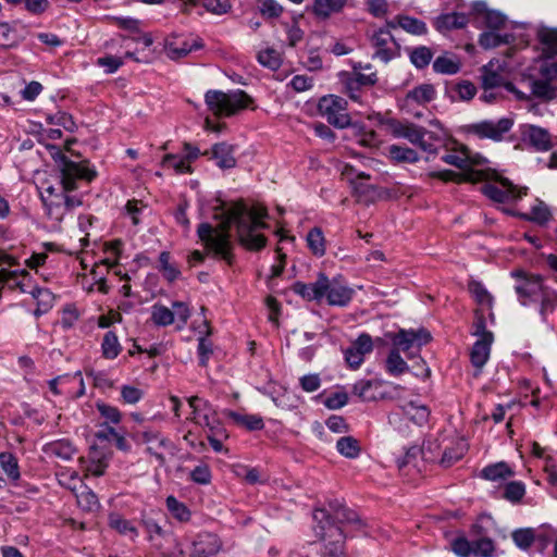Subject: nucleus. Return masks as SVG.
I'll use <instances>...</instances> for the list:
<instances>
[{
	"instance_id": "nucleus-17",
	"label": "nucleus",
	"mask_w": 557,
	"mask_h": 557,
	"mask_svg": "<svg viewBox=\"0 0 557 557\" xmlns=\"http://www.w3.org/2000/svg\"><path fill=\"white\" fill-rule=\"evenodd\" d=\"M326 275L319 273L314 283L306 284L297 281L293 284L292 290L304 299L311 301L321 300L326 294Z\"/></svg>"
},
{
	"instance_id": "nucleus-23",
	"label": "nucleus",
	"mask_w": 557,
	"mask_h": 557,
	"mask_svg": "<svg viewBox=\"0 0 557 557\" xmlns=\"http://www.w3.org/2000/svg\"><path fill=\"white\" fill-rule=\"evenodd\" d=\"M469 17L463 13H445L434 20V27L442 34L467 26Z\"/></svg>"
},
{
	"instance_id": "nucleus-49",
	"label": "nucleus",
	"mask_w": 557,
	"mask_h": 557,
	"mask_svg": "<svg viewBox=\"0 0 557 557\" xmlns=\"http://www.w3.org/2000/svg\"><path fill=\"white\" fill-rule=\"evenodd\" d=\"M536 532L532 528L518 529L511 534L513 543L523 550H527L534 543Z\"/></svg>"
},
{
	"instance_id": "nucleus-25",
	"label": "nucleus",
	"mask_w": 557,
	"mask_h": 557,
	"mask_svg": "<svg viewBox=\"0 0 557 557\" xmlns=\"http://www.w3.org/2000/svg\"><path fill=\"white\" fill-rule=\"evenodd\" d=\"M531 98H537L544 102L557 97V89L549 82L530 77Z\"/></svg>"
},
{
	"instance_id": "nucleus-28",
	"label": "nucleus",
	"mask_w": 557,
	"mask_h": 557,
	"mask_svg": "<svg viewBox=\"0 0 557 557\" xmlns=\"http://www.w3.org/2000/svg\"><path fill=\"white\" fill-rule=\"evenodd\" d=\"M108 522L109 527L121 535L127 536L133 541L138 536V531L133 522L123 518L120 513L111 512Z\"/></svg>"
},
{
	"instance_id": "nucleus-9",
	"label": "nucleus",
	"mask_w": 557,
	"mask_h": 557,
	"mask_svg": "<svg viewBox=\"0 0 557 557\" xmlns=\"http://www.w3.org/2000/svg\"><path fill=\"white\" fill-rule=\"evenodd\" d=\"M432 336L425 329L419 330H399L397 333L392 334L391 339L393 343V349L398 351L408 352L416 348L418 351L423 345H426L431 341Z\"/></svg>"
},
{
	"instance_id": "nucleus-57",
	"label": "nucleus",
	"mask_w": 557,
	"mask_h": 557,
	"mask_svg": "<svg viewBox=\"0 0 557 557\" xmlns=\"http://www.w3.org/2000/svg\"><path fill=\"white\" fill-rule=\"evenodd\" d=\"M162 165L169 169H174L176 173H190L191 166L189 165V162L186 161V159L178 158L175 154H166L163 158Z\"/></svg>"
},
{
	"instance_id": "nucleus-24",
	"label": "nucleus",
	"mask_w": 557,
	"mask_h": 557,
	"mask_svg": "<svg viewBox=\"0 0 557 557\" xmlns=\"http://www.w3.org/2000/svg\"><path fill=\"white\" fill-rule=\"evenodd\" d=\"M346 3L347 0H314L312 12L318 18L326 20L332 14L341 12Z\"/></svg>"
},
{
	"instance_id": "nucleus-14",
	"label": "nucleus",
	"mask_w": 557,
	"mask_h": 557,
	"mask_svg": "<svg viewBox=\"0 0 557 557\" xmlns=\"http://www.w3.org/2000/svg\"><path fill=\"white\" fill-rule=\"evenodd\" d=\"M188 404L193 409V420L201 425L209 428L213 431L219 428V421L215 417V411L208 401L202 400L198 396L188 398Z\"/></svg>"
},
{
	"instance_id": "nucleus-12",
	"label": "nucleus",
	"mask_w": 557,
	"mask_h": 557,
	"mask_svg": "<svg viewBox=\"0 0 557 557\" xmlns=\"http://www.w3.org/2000/svg\"><path fill=\"white\" fill-rule=\"evenodd\" d=\"M513 125V121L508 117H502L498 121H482L470 125V131L479 138H488L494 141L503 139L504 134L508 133Z\"/></svg>"
},
{
	"instance_id": "nucleus-58",
	"label": "nucleus",
	"mask_w": 557,
	"mask_h": 557,
	"mask_svg": "<svg viewBox=\"0 0 557 557\" xmlns=\"http://www.w3.org/2000/svg\"><path fill=\"white\" fill-rule=\"evenodd\" d=\"M141 438H143V442L148 445L154 444V442H158L159 448H164L170 454H172V455L174 454L173 453V450H174L173 443L171 441H169L168 438L160 436V434L158 432L145 431L141 434Z\"/></svg>"
},
{
	"instance_id": "nucleus-33",
	"label": "nucleus",
	"mask_w": 557,
	"mask_h": 557,
	"mask_svg": "<svg viewBox=\"0 0 557 557\" xmlns=\"http://www.w3.org/2000/svg\"><path fill=\"white\" fill-rule=\"evenodd\" d=\"M515 37L511 34H496L494 32H484L479 37V45L483 49H493L500 45H508L513 41Z\"/></svg>"
},
{
	"instance_id": "nucleus-34",
	"label": "nucleus",
	"mask_w": 557,
	"mask_h": 557,
	"mask_svg": "<svg viewBox=\"0 0 557 557\" xmlns=\"http://www.w3.org/2000/svg\"><path fill=\"white\" fill-rule=\"evenodd\" d=\"M75 447L69 440H59L47 444L46 451L63 460H70L75 454Z\"/></svg>"
},
{
	"instance_id": "nucleus-64",
	"label": "nucleus",
	"mask_w": 557,
	"mask_h": 557,
	"mask_svg": "<svg viewBox=\"0 0 557 557\" xmlns=\"http://www.w3.org/2000/svg\"><path fill=\"white\" fill-rule=\"evenodd\" d=\"M451 550L458 557H469L472 555V542L465 536H458L451 542Z\"/></svg>"
},
{
	"instance_id": "nucleus-6",
	"label": "nucleus",
	"mask_w": 557,
	"mask_h": 557,
	"mask_svg": "<svg viewBox=\"0 0 557 557\" xmlns=\"http://www.w3.org/2000/svg\"><path fill=\"white\" fill-rule=\"evenodd\" d=\"M53 159L60 169L61 183L64 191L75 190L77 188V180H86L87 182H91L97 175L95 170L89 169L84 164L86 161L82 163L74 162L59 149L53 154Z\"/></svg>"
},
{
	"instance_id": "nucleus-40",
	"label": "nucleus",
	"mask_w": 557,
	"mask_h": 557,
	"mask_svg": "<svg viewBox=\"0 0 557 557\" xmlns=\"http://www.w3.org/2000/svg\"><path fill=\"white\" fill-rule=\"evenodd\" d=\"M307 243L313 255L322 257L325 253V239L320 227L315 226L309 231Z\"/></svg>"
},
{
	"instance_id": "nucleus-1",
	"label": "nucleus",
	"mask_w": 557,
	"mask_h": 557,
	"mask_svg": "<svg viewBox=\"0 0 557 557\" xmlns=\"http://www.w3.org/2000/svg\"><path fill=\"white\" fill-rule=\"evenodd\" d=\"M313 520L317 522L315 535L324 542L322 557H345L346 536L342 525H351L355 530H361L364 527L359 515L338 499H331L329 509L317 508L313 511Z\"/></svg>"
},
{
	"instance_id": "nucleus-31",
	"label": "nucleus",
	"mask_w": 557,
	"mask_h": 557,
	"mask_svg": "<svg viewBox=\"0 0 557 557\" xmlns=\"http://www.w3.org/2000/svg\"><path fill=\"white\" fill-rule=\"evenodd\" d=\"M540 299L539 313L542 321L546 322L548 314L557 308V290L546 285Z\"/></svg>"
},
{
	"instance_id": "nucleus-43",
	"label": "nucleus",
	"mask_w": 557,
	"mask_h": 557,
	"mask_svg": "<svg viewBox=\"0 0 557 557\" xmlns=\"http://www.w3.org/2000/svg\"><path fill=\"white\" fill-rule=\"evenodd\" d=\"M0 466L9 479L17 481L21 476L17 458L9 451L0 453Z\"/></svg>"
},
{
	"instance_id": "nucleus-35",
	"label": "nucleus",
	"mask_w": 557,
	"mask_h": 557,
	"mask_svg": "<svg viewBox=\"0 0 557 557\" xmlns=\"http://www.w3.org/2000/svg\"><path fill=\"white\" fill-rule=\"evenodd\" d=\"M386 371L394 376L401 375L409 371V367L407 362L401 358L398 349H391L386 361H385Z\"/></svg>"
},
{
	"instance_id": "nucleus-32",
	"label": "nucleus",
	"mask_w": 557,
	"mask_h": 557,
	"mask_svg": "<svg viewBox=\"0 0 557 557\" xmlns=\"http://www.w3.org/2000/svg\"><path fill=\"white\" fill-rule=\"evenodd\" d=\"M230 417L237 425L248 431H259L264 428L263 419L257 414H242L235 411H228Z\"/></svg>"
},
{
	"instance_id": "nucleus-54",
	"label": "nucleus",
	"mask_w": 557,
	"mask_h": 557,
	"mask_svg": "<svg viewBox=\"0 0 557 557\" xmlns=\"http://www.w3.org/2000/svg\"><path fill=\"white\" fill-rule=\"evenodd\" d=\"M534 530L536 532L534 543L536 544L540 552H543L557 536V532L548 525H542Z\"/></svg>"
},
{
	"instance_id": "nucleus-37",
	"label": "nucleus",
	"mask_w": 557,
	"mask_h": 557,
	"mask_svg": "<svg viewBox=\"0 0 557 557\" xmlns=\"http://www.w3.org/2000/svg\"><path fill=\"white\" fill-rule=\"evenodd\" d=\"M446 92L453 101L456 100L455 94L458 95L459 100L469 101L475 96L476 87L470 81H461L447 89Z\"/></svg>"
},
{
	"instance_id": "nucleus-29",
	"label": "nucleus",
	"mask_w": 557,
	"mask_h": 557,
	"mask_svg": "<svg viewBox=\"0 0 557 557\" xmlns=\"http://www.w3.org/2000/svg\"><path fill=\"white\" fill-rule=\"evenodd\" d=\"M387 157L394 163H416L420 159L414 149L399 145H391L387 148Z\"/></svg>"
},
{
	"instance_id": "nucleus-19",
	"label": "nucleus",
	"mask_w": 557,
	"mask_h": 557,
	"mask_svg": "<svg viewBox=\"0 0 557 557\" xmlns=\"http://www.w3.org/2000/svg\"><path fill=\"white\" fill-rule=\"evenodd\" d=\"M235 147L225 141L218 143L212 146L211 150L205 151V156L216 161V165L222 170H228L236 166L234 157Z\"/></svg>"
},
{
	"instance_id": "nucleus-11",
	"label": "nucleus",
	"mask_w": 557,
	"mask_h": 557,
	"mask_svg": "<svg viewBox=\"0 0 557 557\" xmlns=\"http://www.w3.org/2000/svg\"><path fill=\"white\" fill-rule=\"evenodd\" d=\"M224 222L221 225L220 231H215L212 238L208 243L207 247L210 248L215 255L220 256L228 264L232 263L233 253L231 251V235L230 227L234 222H228L227 209L224 211Z\"/></svg>"
},
{
	"instance_id": "nucleus-5",
	"label": "nucleus",
	"mask_w": 557,
	"mask_h": 557,
	"mask_svg": "<svg viewBox=\"0 0 557 557\" xmlns=\"http://www.w3.org/2000/svg\"><path fill=\"white\" fill-rule=\"evenodd\" d=\"M388 131L395 138H405L414 146H418L428 153L437 154L438 149L424 137L428 135L430 139H435L434 134L426 128L410 122H401L395 119L388 120L386 123Z\"/></svg>"
},
{
	"instance_id": "nucleus-10",
	"label": "nucleus",
	"mask_w": 557,
	"mask_h": 557,
	"mask_svg": "<svg viewBox=\"0 0 557 557\" xmlns=\"http://www.w3.org/2000/svg\"><path fill=\"white\" fill-rule=\"evenodd\" d=\"M372 45L376 48L374 53L384 63L399 57L400 46L388 29L380 28L371 37Z\"/></svg>"
},
{
	"instance_id": "nucleus-53",
	"label": "nucleus",
	"mask_w": 557,
	"mask_h": 557,
	"mask_svg": "<svg viewBox=\"0 0 557 557\" xmlns=\"http://www.w3.org/2000/svg\"><path fill=\"white\" fill-rule=\"evenodd\" d=\"M433 52L429 47L420 46L410 52V61L417 69L426 67L432 61Z\"/></svg>"
},
{
	"instance_id": "nucleus-13",
	"label": "nucleus",
	"mask_w": 557,
	"mask_h": 557,
	"mask_svg": "<svg viewBox=\"0 0 557 557\" xmlns=\"http://www.w3.org/2000/svg\"><path fill=\"white\" fill-rule=\"evenodd\" d=\"M498 182L506 189H502L494 184H485L481 187L482 194L498 203H504L511 199H520L523 195H527V188L519 189L506 177H499Z\"/></svg>"
},
{
	"instance_id": "nucleus-30",
	"label": "nucleus",
	"mask_w": 557,
	"mask_h": 557,
	"mask_svg": "<svg viewBox=\"0 0 557 557\" xmlns=\"http://www.w3.org/2000/svg\"><path fill=\"white\" fill-rule=\"evenodd\" d=\"M517 215L524 221L534 222L539 225H545L552 219L549 208L541 200L532 207L530 213H518Z\"/></svg>"
},
{
	"instance_id": "nucleus-48",
	"label": "nucleus",
	"mask_w": 557,
	"mask_h": 557,
	"mask_svg": "<svg viewBox=\"0 0 557 557\" xmlns=\"http://www.w3.org/2000/svg\"><path fill=\"white\" fill-rule=\"evenodd\" d=\"M104 18L111 23L116 25L119 28L127 30L132 34H141L140 24L141 22L137 18L129 16H112L106 15Z\"/></svg>"
},
{
	"instance_id": "nucleus-45",
	"label": "nucleus",
	"mask_w": 557,
	"mask_h": 557,
	"mask_svg": "<svg viewBox=\"0 0 557 557\" xmlns=\"http://www.w3.org/2000/svg\"><path fill=\"white\" fill-rule=\"evenodd\" d=\"M76 499L78 506L85 511L91 512L100 508L98 496L87 486H85L81 493L76 494Z\"/></svg>"
},
{
	"instance_id": "nucleus-4",
	"label": "nucleus",
	"mask_w": 557,
	"mask_h": 557,
	"mask_svg": "<svg viewBox=\"0 0 557 557\" xmlns=\"http://www.w3.org/2000/svg\"><path fill=\"white\" fill-rule=\"evenodd\" d=\"M472 329V335L476 336L478 341L471 348L470 360L476 369L474 375L478 376L490 358L494 335L486 329L485 317L479 311L475 312Z\"/></svg>"
},
{
	"instance_id": "nucleus-7",
	"label": "nucleus",
	"mask_w": 557,
	"mask_h": 557,
	"mask_svg": "<svg viewBox=\"0 0 557 557\" xmlns=\"http://www.w3.org/2000/svg\"><path fill=\"white\" fill-rule=\"evenodd\" d=\"M510 275L517 280L515 292L520 305L524 307L534 302L536 296L541 297L546 286L542 275L530 273L522 269L513 270Z\"/></svg>"
},
{
	"instance_id": "nucleus-46",
	"label": "nucleus",
	"mask_w": 557,
	"mask_h": 557,
	"mask_svg": "<svg viewBox=\"0 0 557 557\" xmlns=\"http://www.w3.org/2000/svg\"><path fill=\"white\" fill-rule=\"evenodd\" d=\"M466 449V444L461 442L457 443L453 447L445 448L440 461L441 466L444 468L451 467L454 463H456L463 457Z\"/></svg>"
},
{
	"instance_id": "nucleus-22",
	"label": "nucleus",
	"mask_w": 557,
	"mask_h": 557,
	"mask_svg": "<svg viewBox=\"0 0 557 557\" xmlns=\"http://www.w3.org/2000/svg\"><path fill=\"white\" fill-rule=\"evenodd\" d=\"M16 286L20 288L22 293H28L27 284L24 281L17 282ZM29 293L37 300V308L35 314L39 315L46 313L48 310L52 308L54 296L48 288L36 286L32 290H29Z\"/></svg>"
},
{
	"instance_id": "nucleus-36",
	"label": "nucleus",
	"mask_w": 557,
	"mask_h": 557,
	"mask_svg": "<svg viewBox=\"0 0 557 557\" xmlns=\"http://www.w3.org/2000/svg\"><path fill=\"white\" fill-rule=\"evenodd\" d=\"M397 24L409 34L421 36L428 33L426 24L409 15H397Z\"/></svg>"
},
{
	"instance_id": "nucleus-2",
	"label": "nucleus",
	"mask_w": 557,
	"mask_h": 557,
	"mask_svg": "<svg viewBox=\"0 0 557 557\" xmlns=\"http://www.w3.org/2000/svg\"><path fill=\"white\" fill-rule=\"evenodd\" d=\"M267 218L265 208L250 210L244 201L234 202L227 208L228 222H234L238 242L248 250L258 251L265 246L267 238L256 232L268 228L263 221Z\"/></svg>"
},
{
	"instance_id": "nucleus-50",
	"label": "nucleus",
	"mask_w": 557,
	"mask_h": 557,
	"mask_svg": "<svg viewBox=\"0 0 557 557\" xmlns=\"http://www.w3.org/2000/svg\"><path fill=\"white\" fill-rule=\"evenodd\" d=\"M1 38H2V47L4 48H15L24 40V37L18 35V33L8 23H0Z\"/></svg>"
},
{
	"instance_id": "nucleus-15",
	"label": "nucleus",
	"mask_w": 557,
	"mask_h": 557,
	"mask_svg": "<svg viewBox=\"0 0 557 557\" xmlns=\"http://www.w3.org/2000/svg\"><path fill=\"white\" fill-rule=\"evenodd\" d=\"M522 140L537 151H547L553 147L552 137L547 129L525 124L521 126Z\"/></svg>"
},
{
	"instance_id": "nucleus-60",
	"label": "nucleus",
	"mask_w": 557,
	"mask_h": 557,
	"mask_svg": "<svg viewBox=\"0 0 557 557\" xmlns=\"http://www.w3.org/2000/svg\"><path fill=\"white\" fill-rule=\"evenodd\" d=\"M425 446L423 447H419V446H411L409 447L407 450H406V454L403 458H398L397 459V467L399 469H403L404 467L410 465V463H413V466H417L416 465V460L419 456H422V458L424 459H428L426 458V453H425Z\"/></svg>"
},
{
	"instance_id": "nucleus-8",
	"label": "nucleus",
	"mask_w": 557,
	"mask_h": 557,
	"mask_svg": "<svg viewBox=\"0 0 557 557\" xmlns=\"http://www.w3.org/2000/svg\"><path fill=\"white\" fill-rule=\"evenodd\" d=\"M319 113L337 128H346L350 125V116L347 113V101L335 95L324 96L318 103Z\"/></svg>"
},
{
	"instance_id": "nucleus-18",
	"label": "nucleus",
	"mask_w": 557,
	"mask_h": 557,
	"mask_svg": "<svg viewBox=\"0 0 557 557\" xmlns=\"http://www.w3.org/2000/svg\"><path fill=\"white\" fill-rule=\"evenodd\" d=\"M326 298L331 306L345 307L349 304L352 298L354 290L342 284L339 280L334 278L332 281L326 276Z\"/></svg>"
},
{
	"instance_id": "nucleus-42",
	"label": "nucleus",
	"mask_w": 557,
	"mask_h": 557,
	"mask_svg": "<svg viewBox=\"0 0 557 557\" xmlns=\"http://www.w3.org/2000/svg\"><path fill=\"white\" fill-rule=\"evenodd\" d=\"M435 73L453 75L460 71V62L457 59L440 55L433 62Z\"/></svg>"
},
{
	"instance_id": "nucleus-3",
	"label": "nucleus",
	"mask_w": 557,
	"mask_h": 557,
	"mask_svg": "<svg viewBox=\"0 0 557 557\" xmlns=\"http://www.w3.org/2000/svg\"><path fill=\"white\" fill-rule=\"evenodd\" d=\"M205 101L209 110L218 117L232 116L239 110L246 109L252 103V98L244 90L236 89L224 92L221 90H208Z\"/></svg>"
},
{
	"instance_id": "nucleus-55",
	"label": "nucleus",
	"mask_w": 557,
	"mask_h": 557,
	"mask_svg": "<svg viewBox=\"0 0 557 557\" xmlns=\"http://www.w3.org/2000/svg\"><path fill=\"white\" fill-rule=\"evenodd\" d=\"M201 42L194 40L193 44L187 41H183L180 46L176 44H171L168 48V53L172 59H180L186 57L193 50L201 48Z\"/></svg>"
},
{
	"instance_id": "nucleus-56",
	"label": "nucleus",
	"mask_w": 557,
	"mask_h": 557,
	"mask_svg": "<svg viewBox=\"0 0 557 557\" xmlns=\"http://www.w3.org/2000/svg\"><path fill=\"white\" fill-rule=\"evenodd\" d=\"M472 548V555L478 557H491L495 550L493 541L487 536L474 540Z\"/></svg>"
},
{
	"instance_id": "nucleus-63",
	"label": "nucleus",
	"mask_w": 557,
	"mask_h": 557,
	"mask_svg": "<svg viewBox=\"0 0 557 557\" xmlns=\"http://www.w3.org/2000/svg\"><path fill=\"white\" fill-rule=\"evenodd\" d=\"M540 41L552 52L557 53V29L542 27L537 33Z\"/></svg>"
},
{
	"instance_id": "nucleus-47",
	"label": "nucleus",
	"mask_w": 557,
	"mask_h": 557,
	"mask_svg": "<svg viewBox=\"0 0 557 557\" xmlns=\"http://www.w3.org/2000/svg\"><path fill=\"white\" fill-rule=\"evenodd\" d=\"M171 255L169 251H162L159 256V271L163 277L170 283L174 282L181 275V271L170 262Z\"/></svg>"
},
{
	"instance_id": "nucleus-20",
	"label": "nucleus",
	"mask_w": 557,
	"mask_h": 557,
	"mask_svg": "<svg viewBox=\"0 0 557 557\" xmlns=\"http://www.w3.org/2000/svg\"><path fill=\"white\" fill-rule=\"evenodd\" d=\"M481 81L483 89H494L504 84V65L499 60L493 59L481 69Z\"/></svg>"
},
{
	"instance_id": "nucleus-26",
	"label": "nucleus",
	"mask_w": 557,
	"mask_h": 557,
	"mask_svg": "<svg viewBox=\"0 0 557 557\" xmlns=\"http://www.w3.org/2000/svg\"><path fill=\"white\" fill-rule=\"evenodd\" d=\"M435 88L432 84H422L409 90L406 95V103L426 104L435 99Z\"/></svg>"
},
{
	"instance_id": "nucleus-27",
	"label": "nucleus",
	"mask_w": 557,
	"mask_h": 557,
	"mask_svg": "<svg viewBox=\"0 0 557 557\" xmlns=\"http://www.w3.org/2000/svg\"><path fill=\"white\" fill-rule=\"evenodd\" d=\"M515 475L513 470L505 461L488 465L481 470L480 476L488 481L506 480Z\"/></svg>"
},
{
	"instance_id": "nucleus-39",
	"label": "nucleus",
	"mask_w": 557,
	"mask_h": 557,
	"mask_svg": "<svg viewBox=\"0 0 557 557\" xmlns=\"http://www.w3.org/2000/svg\"><path fill=\"white\" fill-rule=\"evenodd\" d=\"M337 451L349 459H355L360 455L361 447L359 441L352 436H343L336 443Z\"/></svg>"
},
{
	"instance_id": "nucleus-62",
	"label": "nucleus",
	"mask_w": 557,
	"mask_h": 557,
	"mask_svg": "<svg viewBox=\"0 0 557 557\" xmlns=\"http://www.w3.org/2000/svg\"><path fill=\"white\" fill-rule=\"evenodd\" d=\"M47 122L49 124L62 126L67 132H74L76 128V124L72 115L67 114L66 112H58L53 115H49L47 117Z\"/></svg>"
},
{
	"instance_id": "nucleus-61",
	"label": "nucleus",
	"mask_w": 557,
	"mask_h": 557,
	"mask_svg": "<svg viewBox=\"0 0 557 557\" xmlns=\"http://www.w3.org/2000/svg\"><path fill=\"white\" fill-rule=\"evenodd\" d=\"M371 380H360L352 386V393L363 401H370L375 399V395L371 393L373 386Z\"/></svg>"
},
{
	"instance_id": "nucleus-41",
	"label": "nucleus",
	"mask_w": 557,
	"mask_h": 557,
	"mask_svg": "<svg viewBox=\"0 0 557 557\" xmlns=\"http://www.w3.org/2000/svg\"><path fill=\"white\" fill-rule=\"evenodd\" d=\"M166 508L173 518L180 522H187L191 512L184 503L178 502L174 496L166 497Z\"/></svg>"
},
{
	"instance_id": "nucleus-21",
	"label": "nucleus",
	"mask_w": 557,
	"mask_h": 557,
	"mask_svg": "<svg viewBox=\"0 0 557 557\" xmlns=\"http://www.w3.org/2000/svg\"><path fill=\"white\" fill-rule=\"evenodd\" d=\"M428 177L437 178L443 182H471L476 183L485 180V173L481 170L469 169L465 174H458L451 170L432 171Z\"/></svg>"
},
{
	"instance_id": "nucleus-38",
	"label": "nucleus",
	"mask_w": 557,
	"mask_h": 557,
	"mask_svg": "<svg viewBox=\"0 0 557 557\" xmlns=\"http://www.w3.org/2000/svg\"><path fill=\"white\" fill-rule=\"evenodd\" d=\"M122 347L117 335L113 331H108L102 338L101 351L106 359H115L121 352Z\"/></svg>"
},
{
	"instance_id": "nucleus-16",
	"label": "nucleus",
	"mask_w": 557,
	"mask_h": 557,
	"mask_svg": "<svg viewBox=\"0 0 557 557\" xmlns=\"http://www.w3.org/2000/svg\"><path fill=\"white\" fill-rule=\"evenodd\" d=\"M221 549L219 537L209 532L199 533L191 542L189 557H212Z\"/></svg>"
},
{
	"instance_id": "nucleus-44",
	"label": "nucleus",
	"mask_w": 557,
	"mask_h": 557,
	"mask_svg": "<svg viewBox=\"0 0 557 557\" xmlns=\"http://www.w3.org/2000/svg\"><path fill=\"white\" fill-rule=\"evenodd\" d=\"M525 495V485L521 481H510L505 484L503 490V498L517 504L521 502V499Z\"/></svg>"
},
{
	"instance_id": "nucleus-59",
	"label": "nucleus",
	"mask_w": 557,
	"mask_h": 557,
	"mask_svg": "<svg viewBox=\"0 0 557 557\" xmlns=\"http://www.w3.org/2000/svg\"><path fill=\"white\" fill-rule=\"evenodd\" d=\"M96 408L99 411L100 416L103 419H106V423H120L122 414L116 407L108 405L106 403L98 401L96 404Z\"/></svg>"
},
{
	"instance_id": "nucleus-51",
	"label": "nucleus",
	"mask_w": 557,
	"mask_h": 557,
	"mask_svg": "<svg viewBox=\"0 0 557 557\" xmlns=\"http://www.w3.org/2000/svg\"><path fill=\"white\" fill-rule=\"evenodd\" d=\"M151 320L158 326H168L174 322V312L163 305L152 307Z\"/></svg>"
},
{
	"instance_id": "nucleus-52",
	"label": "nucleus",
	"mask_w": 557,
	"mask_h": 557,
	"mask_svg": "<svg viewBox=\"0 0 557 557\" xmlns=\"http://www.w3.org/2000/svg\"><path fill=\"white\" fill-rule=\"evenodd\" d=\"M257 59L261 65L272 71H276L282 64L280 52L273 48H268L263 51H260L257 55Z\"/></svg>"
}]
</instances>
